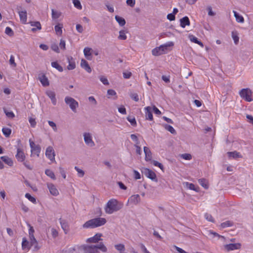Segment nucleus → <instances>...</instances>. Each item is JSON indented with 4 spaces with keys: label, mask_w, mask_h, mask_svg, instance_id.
Masks as SVG:
<instances>
[{
    "label": "nucleus",
    "mask_w": 253,
    "mask_h": 253,
    "mask_svg": "<svg viewBox=\"0 0 253 253\" xmlns=\"http://www.w3.org/2000/svg\"><path fill=\"white\" fill-rule=\"evenodd\" d=\"M82 248L84 253H100L99 250L103 253H106L107 251L106 247L103 243H100L96 245H84L82 246Z\"/></svg>",
    "instance_id": "1"
},
{
    "label": "nucleus",
    "mask_w": 253,
    "mask_h": 253,
    "mask_svg": "<svg viewBox=\"0 0 253 253\" xmlns=\"http://www.w3.org/2000/svg\"><path fill=\"white\" fill-rule=\"evenodd\" d=\"M122 206L117 200L111 199L107 202L105 207V211L108 214H112L122 209Z\"/></svg>",
    "instance_id": "2"
},
{
    "label": "nucleus",
    "mask_w": 253,
    "mask_h": 253,
    "mask_svg": "<svg viewBox=\"0 0 253 253\" xmlns=\"http://www.w3.org/2000/svg\"><path fill=\"white\" fill-rule=\"evenodd\" d=\"M106 223L105 218L97 217L90 219L83 225L84 228H94L104 225Z\"/></svg>",
    "instance_id": "3"
},
{
    "label": "nucleus",
    "mask_w": 253,
    "mask_h": 253,
    "mask_svg": "<svg viewBox=\"0 0 253 253\" xmlns=\"http://www.w3.org/2000/svg\"><path fill=\"white\" fill-rule=\"evenodd\" d=\"M65 102L73 112L76 113L77 112L79 103L74 98L70 96H66L65 98Z\"/></svg>",
    "instance_id": "4"
},
{
    "label": "nucleus",
    "mask_w": 253,
    "mask_h": 253,
    "mask_svg": "<svg viewBox=\"0 0 253 253\" xmlns=\"http://www.w3.org/2000/svg\"><path fill=\"white\" fill-rule=\"evenodd\" d=\"M252 92L249 88H243L239 92L240 96L246 101L250 102L252 101L251 97Z\"/></svg>",
    "instance_id": "5"
},
{
    "label": "nucleus",
    "mask_w": 253,
    "mask_h": 253,
    "mask_svg": "<svg viewBox=\"0 0 253 253\" xmlns=\"http://www.w3.org/2000/svg\"><path fill=\"white\" fill-rule=\"evenodd\" d=\"M84 141L85 144L90 147L95 146V143L92 140L91 135L90 133L85 132L83 134Z\"/></svg>",
    "instance_id": "6"
},
{
    "label": "nucleus",
    "mask_w": 253,
    "mask_h": 253,
    "mask_svg": "<svg viewBox=\"0 0 253 253\" xmlns=\"http://www.w3.org/2000/svg\"><path fill=\"white\" fill-rule=\"evenodd\" d=\"M46 156L52 162L55 161V152L52 147L48 146L45 151Z\"/></svg>",
    "instance_id": "7"
},
{
    "label": "nucleus",
    "mask_w": 253,
    "mask_h": 253,
    "mask_svg": "<svg viewBox=\"0 0 253 253\" xmlns=\"http://www.w3.org/2000/svg\"><path fill=\"white\" fill-rule=\"evenodd\" d=\"M16 159L18 161L22 162L25 159V155L23 150L20 148H17V153L15 155Z\"/></svg>",
    "instance_id": "8"
},
{
    "label": "nucleus",
    "mask_w": 253,
    "mask_h": 253,
    "mask_svg": "<svg viewBox=\"0 0 253 253\" xmlns=\"http://www.w3.org/2000/svg\"><path fill=\"white\" fill-rule=\"evenodd\" d=\"M102 236L101 233H96L93 237L88 238L86 242L91 243H97L99 241L102 240L101 237Z\"/></svg>",
    "instance_id": "9"
},
{
    "label": "nucleus",
    "mask_w": 253,
    "mask_h": 253,
    "mask_svg": "<svg viewBox=\"0 0 253 253\" xmlns=\"http://www.w3.org/2000/svg\"><path fill=\"white\" fill-rule=\"evenodd\" d=\"M47 186L51 195L56 196L59 194V192L55 186L51 183H47Z\"/></svg>",
    "instance_id": "10"
},
{
    "label": "nucleus",
    "mask_w": 253,
    "mask_h": 253,
    "mask_svg": "<svg viewBox=\"0 0 253 253\" xmlns=\"http://www.w3.org/2000/svg\"><path fill=\"white\" fill-rule=\"evenodd\" d=\"M173 45V43L172 42H169L166 44L161 45L159 46L160 50L162 52V54H165L169 50V48L172 46Z\"/></svg>",
    "instance_id": "11"
},
{
    "label": "nucleus",
    "mask_w": 253,
    "mask_h": 253,
    "mask_svg": "<svg viewBox=\"0 0 253 253\" xmlns=\"http://www.w3.org/2000/svg\"><path fill=\"white\" fill-rule=\"evenodd\" d=\"M241 246L240 243L229 244L225 246V249L227 251H233L240 249Z\"/></svg>",
    "instance_id": "12"
},
{
    "label": "nucleus",
    "mask_w": 253,
    "mask_h": 253,
    "mask_svg": "<svg viewBox=\"0 0 253 253\" xmlns=\"http://www.w3.org/2000/svg\"><path fill=\"white\" fill-rule=\"evenodd\" d=\"M67 60L69 65L67 66V69L69 70H72L76 68V63L75 59L72 56H68Z\"/></svg>",
    "instance_id": "13"
},
{
    "label": "nucleus",
    "mask_w": 253,
    "mask_h": 253,
    "mask_svg": "<svg viewBox=\"0 0 253 253\" xmlns=\"http://www.w3.org/2000/svg\"><path fill=\"white\" fill-rule=\"evenodd\" d=\"M46 94L50 98L52 103L55 105L56 104V99L55 92L52 90H47L46 91Z\"/></svg>",
    "instance_id": "14"
},
{
    "label": "nucleus",
    "mask_w": 253,
    "mask_h": 253,
    "mask_svg": "<svg viewBox=\"0 0 253 253\" xmlns=\"http://www.w3.org/2000/svg\"><path fill=\"white\" fill-rule=\"evenodd\" d=\"M60 223L62 229L64 230L65 234H67L69 231V226L65 220H62L61 218L59 219Z\"/></svg>",
    "instance_id": "15"
},
{
    "label": "nucleus",
    "mask_w": 253,
    "mask_h": 253,
    "mask_svg": "<svg viewBox=\"0 0 253 253\" xmlns=\"http://www.w3.org/2000/svg\"><path fill=\"white\" fill-rule=\"evenodd\" d=\"M39 79L43 86H47L49 85L48 80L44 74L39 76Z\"/></svg>",
    "instance_id": "16"
},
{
    "label": "nucleus",
    "mask_w": 253,
    "mask_h": 253,
    "mask_svg": "<svg viewBox=\"0 0 253 253\" xmlns=\"http://www.w3.org/2000/svg\"><path fill=\"white\" fill-rule=\"evenodd\" d=\"M143 149H144V152L145 155V160L146 161H149L151 160V159L152 158V153H151L150 150L149 149V148L147 147H144Z\"/></svg>",
    "instance_id": "17"
},
{
    "label": "nucleus",
    "mask_w": 253,
    "mask_h": 253,
    "mask_svg": "<svg viewBox=\"0 0 253 253\" xmlns=\"http://www.w3.org/2000/svg\"><path fill=\"white\" fill-rule=\"evenodd\" d=\"M81 66L84 68L85 71H86L88 73H90L91 72V69L89 65H88L87 62L84 59H82L81 62Z\"/></svg>",
    "instance_id": "18"
},
{
    "label": "nucleus",
    "mask_w": 253,
    "mask_h": 253,
    "mask_svg": "<svg viewBox=\"0 0 253 253\" xmlns=\"http://www.w3.org/2000/svg\"><path fill=\"white\" fill-rule=\"evenodd\" d=\"M1 160L5 164L9 166H12L13 164V161L11 158L7 156H4L0 157Z\"/></svg>",
    "instance_id": "19"
},
{
    "label": "nucleus",
    "mask_w": 253,
    "mask_h": 253,
    "mask_svg": "<svg viewBox=\"0 0 253 253\" xmlns=\"http://www.w3.org/2000/svg\"><path fill=\"white\" fill-rule=\"evenodd\" d=\"M20 20L23 24H26L27 22V12L26 10L19 11Z\"/></svg>",
    "instance_id": "20"
},
{
    "label": "nucleus",
    "mask_w": 253,
    "mask_h": 253,
    "mask_svg": "<svg viewBox=\"0 0 253 253\" xmlns=\"http://www.w3.org/2000/svg\"><path fill=\"white\" fill-rule=\"evenodd\" d=\"M180 26L182 28H185L186 26L190 25V21L187 16H185L181 18L180 20Z\"/></svg>",
    "instance_id": "21"
},
{
    "label": "nucleus",
    "mask_w": 253,
    "mask_h": 253,
    "mask_svg": "<svg viewBox=\"0 0 253 253\" xmlns=\"http://www.w3.org/2000/svg\"><path fill=\"white\" fill-rule=\"evenodd\" d=\"M146 118L150 121L153 120V115L151 112V108L149 106L145 108Z\"/></svg>",
    "instance_id": "22"
},
{
    "label": "nucleus",
    "mask_w": 253,
    "mask_h": 253,
    "mask_svg": "<svg viewBox=\"0 0 253 253\" xmlns=\"http://www.w3.org/2000/svg\"><path fill=\"white\" fill-rule=\"evenodd\" d=\"M30 24H31V26L36 27L37 28H33L31 30L33 32H36L37 31V29L41 30L42 28L41 23L38 21H36V22L32 21V22H30Z\"/></svg>",
    "instance_id": "23"
},
{
    "label": "nucleus",
    "mask_w": 253,
    "mask_h": 253,
    "mask_svg": "<svg viewBox=\"0 0 253 253\" xmlns=\"http://www.w3.org/2000/svg\"><path fill=\"white\" fill-rule=\"evenodd\" d=\"M189 38L190 40L195 43L199 44L202 47H204V44L202 42L199 41L196 37L193 35H189Z\"/></svg>",
    "instance_id": "24"
},
{
    "label": "nucleus",
    "mask_w": 253,
    "mask_h": 253,
    "mask_svg": "<svg viewBox=\"0 0 253 253\" xmlns=\"http://www.w3.org/2000/svg\"><path fill=\"white\" fill-rule=\"evenodd\" d=\"M91 48L89 47H85L84 49V53L85 57L87 60H91Z\"/></svg>",
    "instance_id": "25"
},
{
    "label": "nucleus",
    "mask_w": 253,
    "mask_h": 253,
    "mask_svg": "<svg viewBox=\"0 0 253 253\" xmlns=\"http://www.w3.org/2000/svg\"><path fill=\"white\" fill-rule=\"evenodd\" d=\"M41 148L39 145H37L33 149H31V156L36 155L37 157L39 156L40 153L41 152Z\"/></svg>",
    "instance_id": "26"
},
{
    "label": "nucleus",
    "mask_w": 253,
    "mask_h": 253,
    "mask_svg": "<svg viewBox=\"0 0 253 253\" xmlns=\"http://www.w3.org/2000/svg\"><path fill=\"white\" fill-rule=\"evenodd\" d=\"M129 201L136 205L140 201V196L138 194L132 195L129 199Z\"/></svg>",
    "instance_id": "27"
},
{
    "label": "nucleus",
    "mask_w": 253,
    "mask_h": 253,
    "mask_svg": "<svg viewBox=\"0 0 253 253\" xmlns=\"http://www.w3.org/2000/svg\"><path fill=\"white\" fill-rule=\"evenodd\" d=\"M183 184H184V185H185V186L186 187H187V188H189L190 190H192L195 191L196 192L199 191V187H196L195 185L193 183H189V182H184L183 183Z\"/></svg>",
    "instance_id": "28"
},
{
    "label": "nucleus",
    "mask_w": 253,
    "mask_h": 253,
    "mask_svg": "<svg viewBox=\"0 0 253 253\" xmlns=\"http://www.w3.org/2000/svg\"><path fill=\"white\" fill-rule=\"evenodd\" d=\"M30 244L31 246H34V248L36 250L40 249V247L38 246V243L35 237L30 238Z\"/></svg>",
    "instance_id": "29"
},
{
    "label": "nucleus",
    "mask_w": 253,
    "mask_h": 253,
    "mask_svg": "<svg viewBox=\"0 0 253 253\" xmlns=\"http://www.w3.org/2000/svg\"><path fill=\"white\" fill-rule=\"evenodd\" d=\"M198 182L204 188L207 189L209 188L208 182L206 179L204 178L199 179Z\"/></svg>",
    "instance_id": "30"
},
{
    "label": "nucleus",
    "mask_w": 253,
    "mask_h": 253,
    "mask_svg": "<svg viewBox=\"0 0 253 253\" xmlns=\"http://www.w3.org/2000/svg\"><path fill=\"white\" fill-rule=\"evenodd\" d=\"M234 16L236 18V21L239 23H243L244 21V19L243 17L240 15L236 11H233Z\"/></svg>",
    "instance_id": "31"
},
{
    "label": "nucleus",
    "mask_w": 253,
    "mask_h": 253,
    "mask_svg": "<svg viewBox=\"0 0 253 253\" xmlns=\"http://www.w3.org/2000/svg\"><path fill=\"white\" fill-rule=\"evenodd\" d=\"M115 18L121 26H123L125 25L126 21L124 18L120 17L119 16L116 15V16H115Z\"/></svg>",
    "instance_id": "32"
},
{
    "label": "nucleus",
    "mask_w": 253,
    "mask_h": 253,
    "mask_svg": "<svg viewBox=\"0 0 253 253\" xmlns=\"http://www.w3.org/2000/svg\"><path fill=\"white\" fill-rule=\"evenodd\" d=\"M227 154L228 157L230 158H237L241 157L240 153L237 152V151L228 152Z\"/></svg>",
    "instance_id": "33"
},
{
    "label": "nucleus",
    "mask_w": 253,
    "mask_h": 253,
    "mask_svg": "<svg viewBox=\"0 0 253 253\" xmlns=\"http://www.w3.org/2000/svg\"><path fill=\"white\" fill-rule=\"evenodd\" d=\"M63 28L62 24H58V25H56L55 26V31L56 32V33L58 35H61L62 34V29Z\"/></svg>",
    "instance_id": "34"
},
{
    "label": "nucleus",
    "mask_w": 253,
    "mask_h": 253,
    "mask_svg": "<svg viewBox=\"0 0 253 253\" xmlns=\"http://www.w3.org/2000/svg\"><path fill=\"white\" fill-rule=\"evenodd\" d=\"M51 66L59 72H62L63 71V68L56 61L51 62Z\"/></svg>",
    "instance_id": "35"
},
{
    "label": "nucleus",
    "mask_w": 253,
    "mask_h": 253,
    "mask_svg": "<svg viewBox=\"0 0 253 253\" xmlns=\"http://www.w3.org/2000/svg\"><path fill=\"white\" fill-rule=\"evenodd\" d=\"M52 12V18L53 19H58L61 16V13L60 12L55 11L53 9L51 10Z\"/></svg>",
    "instance_id": "36"
},
{
    "label": "nucleus",
    "mask_w": 253,
    "mask_h": 253,
    "mask_svg": "<svg viewBox=\"0 0 253 253\" xmlns=\"http://www.w3.org/2000/svg\"><path fill=\"white\" fill-rule=\"evenodd\" d=\"M2 132L5 137H9L11 134V130L7 127H3L2 129Z\"/></svg>",
    "instance_id": "37"
},
{
    "label": "nucleus",
    "mask_w": 253,
    "mask_h": 253,
    "mask_svg": "<svg viewBox=\"0 0 253 253\" xmlns=\"http://www.w3.org/2000/svg\"><path fill=\"white\" fill-rule=\"evenodd\" d=\"M164 127L166 129H167V130L169 131L171 133H172V134L176 133L175 130L174 129V128L172 126L166 124L164 125Z\"/></svg>",
    "instance_id": "38"
},
{
    "label": "nucleus",
    "mask_w": 253,
    "mask_h": 253,
    "mask_svg": "<svg viewBox=\"0 0 253 253\" xmlns=\"http://www.w3.org/2000/svg\"><path fill=\"white\" fill-rule=\"evenodd\" d=\"M152 53L154 56H159L162 54V52L160 50L159 46L154 48L152 51Z\"/></svg>",
    "instance_id": "39"
},
{
    "label": "nucleus",
    "mask_w": 253,
    "mask_h": 253,
    "mask_svg": "<svg viewBox=\"0 0 253 253\" xmlns=\"http://www.w3.org/2000/svg\"><path fill=\"white\" fill-rule=\"evenodd\" d=\"M119 40H125L126 39V36L124 30H121L119 32V36H118Z\"/></svg>",
    "instance_id": "40"
},
{
    "label": "nucleus",
    "mask_w": 253,
    "mask_h": 253,
    "mask_svg": "<svg viewBox=\"0 0 253 253\" xmlns=\"http://www.w3.org/2000/svg\"><path fill=\"white\" fill-rule=\"evenodd\" d=\"M127 120L130 123V124L132 126H136V122L135 119L134 117H131L128 116L127 117Z\"/></svg>",
    "instance_id": "41"
},
{
    "label": "nucleus",
    "mask_w": 253,
    "mask_h": 253,
    "mask_svg": "<svg viewBox=\"0 0 253 253\" xmlns=\"http://www.w3.org/2000/svg\"><path fill=\"white\" fill-rule=\"evenodd\" d=\"M73 3L74 6L79 9H82V6L81 4L80 1L79 0H73Z\"/></svg>",
    "instance_id": "42"
},
{
    "label": "nucleus",
    "mask_w": 253,
    "mask_h": 253,
    "mask_svg": "<svg viewBox=\"0 0 253 253\" xmlns=\"http://www.w3.org/2000/svg\"><path fill=\"white\" fill-rule=\"evenodd\" d=\"M116 250L119 251H124L125 250V246L123 244H120L115 245Z\"/></svg>",
    "instance_id": "43"
},
{
    "label": "nucleus",
    "mask_w": 253,
    "mask_h": 253,
    "mask_svg": "<svg viewBox=\"0 0 253 253\" xmlns=\"http://www.w3.org/2000/svg\"><path fill=\"white\" fill-rule=\"evenodd\" d=\"M4 112L6 116L9 118H13L15 117L14 114L11 111H8L6 109H4Z\"/></svg>",
    "instance_id": "44"
},
{
    "label": "nucleus",
    "mask_w": 253,
    "mask_h": 253,
    "mask_svg": "<svg viewBox=\"0 0 253 253\" xmlns=\"http://www.w3.org/2000/svg\"><path fill=\"white\" fill-rule=\"evenodd\" d=\"M9 64L13 67H16L17 66L16 63L15 62L14 57L11 55L9 59Z\"/></svg>",
    "instance_id": "45"
},
{
    "label": "nucleus",
    "mask_w": 253,
    "mask_h": 253,
    "mask_svg": "<svg viewBox=\"0 0 253 253\" xmlns=\"http://www.w3.org/2000/svg\"><path fill=\"white\" fill-rule=\"evenodd\" d=\"M233 225V223L230 221H226L224 222H223L221 224V226L222 228H225L227 227L231 226Z\"/></svg>",
    "instance_id": "46"
},
{
    "label": "nucleus",
    "mask_w": 253,
    "mask_h": 253,
    "mask_svg": "<svg viewBox=\"0 0 253 253\" xmlns=\"http://www.w3.org/2000/svg\"><path fill=\"white\" fill-rule=\"evenodd\" d=\"M130 96L131 99L134 100L136 102H138L139 101V96L137 93H131L130 94Z\"/></svg>",
    "instance_id": "47"
},
{
    "label": "nucleus",
    "mask_w": 253,
    "mask_h": 253,
    "mask_svg": "<svg viewBox=\"0 0 253 253\" xmlns=\"http://www.w3.org/2000/svg\"><path fill=\"white\" fill-rule=\"evenodd\" d=\"M48 124L52 128V129H53V130L54 131H57V128L56 126V125L54 122H53V121H48Z\"/></svg>",
    "instance_id": "48"
},
{
    "label": "nucleus",
    "mask_w": 253,
    "mask_h": 253,
    "mask_svg": "<svg viewBox=\"0 0 253 253\" xmlns=\"http://www.w3.org/2000/svg\"><path fill=\"white\" fill-rule=\"evenodd\" d=\"M25 197L31 202H32L33 203H36V199L32 197L30 194L26 193L25 194Z\"/></svg>",
    "instance_id": "49"
},
{
    "label": "nucleus",
    "mask_w": 253,
    "mask_h": 253,
    "mask_svg": "<svg viewBox=\"0 0 253 253\" xmlns=\"http://www.w3.org/2000/svg\"><path fill=\"white\" fill-rule=\"evenodd\" d=\"M5 33L9 35V36H12L13 35L14 33H13V31L12 30V29L9 27H7L6 28H5Z\"/></svg>",
    "instance_id": "50"
},
{
    "label": "nucleus",
    "mask_w": 253,
    "mask_h": 253,
    "mask_svg": "<svg viewBox=\"0 0 253 253\" xmlns=\"http://www.w3.org/2000/svg\"><path fill=\"white\" fill-rule=\"evenodd\" d=\"M51 48L52 49V50H53L57 53H59L60 52L58 46L56 43L52 44L51 46Z\"/></svg>",
    "instance_id": "51"
},
{
    "label": "nucleus",
    "mask_w": 253,
    "mask_h": 253,
    "mask_svg": "<svg viewBox=\"0 0 253 253\" xmlns=\"http://www.w3.org/2000/svg\"><path fill=\"white\" fill-rule=\"evenodd\" d=\"M28 226L30 227L29 230V238L34 237V233L35 231L33 227L29 224H28Z\"/></svg>",
    "instance_id": "52"
},
{
    "label": "nucleus",
    "mask_w": 253,
    "mask_h": 253,
    "mask_svg": "<svg viewBox=\"0 0 253 253\" xmlns=\"http://www.w3.org/2000/svg\"><path fill=\"white\" fill-rule=\"evenodd\" d=\"M142 174H155V173L151 170H150L148 169H143V170H142Z\"/></svg>",
    "instance_id": "53"
},
{
    "label": "nucleus",
    "mask_w": 253,
    "mask_h": 253,
    "mask_svg": "<svg viewBox=\"0 0 253 253\" xmlns=\"http://www.w3.org/2000/svg\"><path fill=\"white\" fill-rule=\"evenodd\" d=\"M126 3L128 5L130 6L131 7H133L135 5V0H126Z\"/></svg>",
    "instance_id": "54"
},
{
    "label": "nucleus",
    "mask_w": 253,
    "mask_h": 253,
    "mask_svg": "<svg viewBox=\"0 0 253 253\" xmlns=\"http://www.w3.org/2000/svg\"><path fill=\"white\" fill-rule=\"evenodd\" d=\"M205 217L206 218V219L208 220V221L212 222H214L213 218L211 214L207 213L205 214Z\"/></svg>",
    "instance_id": "55"
},
{
    "label": "nucleus",
    "mask_w": 253,
    "mask_h": 253,
    "mask_svg": "<svg viewBox=\"0 0 253 253\" xmlns=\"http://www.w3.org/2000/svg\"><path fill=\"white\" fill-rule=\"evenodd\" d=\"M29 121L32 127H35L37 123L34 118H30L29 119Z\"/></svg>",
    "instance_id": "56"
},
{
    "label": "nucleus",
    "mask_w": 253,
    "mask_h": 253,
    "mask_svg": "<svg viewBox=\"0 0 253 253\" xmlns=\"http://www.w3.org/2000/svg\"><path fill=\"white\" fill-rule=\"evenodd\" d=\"M183 159L187 160H189L192 158V156L189 154H183L181 156Z\"/></svg>",
    "instance_id": "57"
},
{
    "label": "nucleus",
    "mask_w": 253,
    "mask_h": 253,
    "mask_svg": "<svg viewBox=\"0 0 253 253\" xmlns=\"http://www.w3.org/2000/svg\"><path fill=\"white\" fill-rule=\"evenodd\" d=\"M153 165L154 166H155L159 167L162 170V171L164 172V170H163L164 167H163V165L161 163H159V162H158L157 161H153Z\"/></svg>",
    "instance_id": "58"
},
{
    "label": "nucleus",
    "mask_w": 253,
    "mask_h": 253,
    "mask_svg": "<svg viewBox=\"0 0 253 253\" xmlns=\"http://www.w3.org/2000/svg\"><path fill=\"white\" fill-rule=\"evenodd\" d=\"M139 246L143 253H150L142 243L140 244Z\"/></svg>",
    "instance_id": "59"
},
{
    "label": "nucleus",
    "mask_w": 253,
    "mask_h": 253,
    "mask_svg": "<svg viewBox=\"0 0 253 253\" xmlns=\"http://www.w3.org/2000/svg\"><path fill=\"white\" fill-rule=\"evenodd\" d=\"M51 234H52L53 238H55L58 236V232L57 231V230H56L55 229L52 228L51 229Z\"/></svg>",
    "instance_id": "60"
},
{
    "label": "nucleus",
    "mask_w": 253,
    "mask_h": 253,
    "mask_svg": "<svg viewBox=\"0 0 253 253\" xmlns=\"http://www.w3.org/2000/svg\"><path fill=\"white\" fill-rule=\"evenodd\" d=\"M29 244V242L28 241L26 240V238H23V241H22V248L23 249H25L27 248L28 245Z\"/></svg>",
    "instance_id": "61"
},
{
    "label": "nucleus",
    "mask_w": 253,
    "mask_h": 253,
    "mask_svg": "<svg viewBox=\"0 0 253 253\" xmlns=\"http://www.w3.org/2000/svg\"><path fill=\"white\" fill-rule=\"evenodd\" d=\"M59 46L61 48V49H62L63 50H65L66 48V43L65 41L62 39L60 40V42L59 43Z\"/></svg>",
    "instance_id": "62"
},
{
    "label": "nucleus",
    "mask_w": 253,
    "mask_h": 253,
    "mask_svg": "<svg viewBox=\"0 0 253 253\" xmlns=\"http://www.w3.org/2000/svg\"><path fill=\"white\" fill-rule=\"evenodd\" d=\"M131 73L130 72H124L123 73V77L125 79H129L130 77L131 76Z\"/></svg>",
    "instance_id": "63"
},
{
    "label": "nucleus",
    "mask_w": 253,
    "mask_h": 253,
    "mask_svg": "<svg viewBox=\"0 0 253 253\" xmlns=\"http://www.w3.org/2000/svg\"><path fill=\"white\" fill-rule=\"evenodd\" d=\"M100 80L101 81V82L105 85H108L109 84V82L108 81V80L107 79V78H105V77H101L100 78Z\"/></svg>",
    "instance_id": "64"
}]
</instances>
